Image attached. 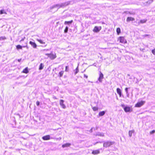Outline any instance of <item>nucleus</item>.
Here are the masks:
<instances>
[{
	"instance_id": "f257e3e1",
	"label": "nucleus",
	"mask_w": 155,
	"mask_h": 155,
	"mask_svg": "<svg viewBox=\"0 0 155 155\" xmlns=\"http://www.w3.org/2000/svg\"><path fill=\"white\" fill-rule=\"evenodd\" d=\"M70 4L69 2H67L65 3H62L60 4H57L51 7V9H53L54 8H56V10H57L59 8L61 7H64Z\"/></svg>"
},
{
	"instance_id": "f03ea898",
	"label": "nucleus",
	"mask_w": 155,
	"mask_h": 155,
	"mask_svg": "<svg viewBox=\"0 0 155 155\" xmlns=\"http://www.w3.org/2000/svg\"><path fill=\"white\" fill-rule=\"evenodd\" d=\"M45 55H47L48 57L51 60H53L57 57L56 54L55 53H53L51 52L50 54H45Z\"/></svg>"
},
{
	"instance_id": "7ed1b4c3",
	"label": "nucleus",
	"mask_w": 155,
	"mask_h": 155,
	"mask_svg": "<svg viewBox=\"0 0 155 155\" xmlns=\"http://www.w3.org/2000/svg\"><path fill=\"white\" fill-rule=\"evenodd\" d=\"M114 143V142L107 141L104 143L103 146L104 147H107L113 144Z\"/></svg>"
},
{
	"instance_id": "20e7f679",
	"label": "nucleus",
	"mask_w": 155,
	"mask_h": 155,
	"mask_svg": "<svg viewBox=\"0 0 155 155\" xmlns=\"http://www.w3.org/2000/svg\"><path fill=\"white\" fill-rule=\"evenodd\" d=\"M145 103V101H141L138 102L135 105L136 107H140L143 105Z\"/></svg>"
},
{
	"instance_id": "39448f33",
	"label": "nucleus",
	"mask_w": 155,
	"mask_h": 155,
	"mask_svg": "<svg viewBox=\"0 0 155 155\" xmlns=\"http://www.w3.org/2000/svg\"><path fill=\"white\" fill-rule=\"evenodd\" d=\"M118 41H119L120 43H122L124 44L127 43L126 40L123 37H120L118 39Z\"/></svg>"
},
{
	"instance_id": "423d86ee",
	"label": "nucleus",
	"mask_w": 155,
	"mask_h": 155,
	"mask_svg": "<svg viewBox=\"0 0 155 155\" xmlns=\"http://www.w3.org/2000/svg\"><path fill=\"white\" fill-rule=\"evenodd\" d=\"M99 76L98 78V80L99 82H101L102 81V80L104 78V75L101 71L99 72Z\"/></svg>"
},
{
	"instance_id": "0eeeda50",
	"label": "nucleus",
	"mask_w": 155,
	"mask_h": 155,
	"mask_svg": "<svg viewBox=\"0 0 155 155\" xmlns=\"http://www.w3.org/2000/svg\"><path fill=\"white\" fill-rule=\"evenodd\" d=\"M101 29V26H95L93 30V31L94 32H98L100 31Z\"/></svg>"
},
{
	"instance_id": "6e6552de",
	"label": "nucleus",
	"mask_w": 155,
	"mask_h": 155,
	"mask_svg": "<svg viewBox=\"0 0 155 155\" xmlns=\"http://www.w3.org/2000/svg\"><path fill=\"white\" fill-rule=\"evenodd\" d=\"M124 110L126 112H130L132 111V109L129 106H126L124 107Z\"/></svg>"
},
{
	"instance_id": "1a4fd4ad",
	"label": "nucleus",
	"mask_w": 155,
	"mask_h": 155,
	"mask_svg": "<svg viewBox=\"0 0 155 155\" xmlns=\"http://www.w3.org/2000/svg\"><path fill=\"white\" fill-rule=\"evenodd\" d=\"M64 101L61 100L60 101V104L61 106L64 109L66 107L64 104H63Z\"/></svg>"
},
{
	"instance_id": "9d476101",
	"label": "nucleus",
	"mask_w": 155,
	"mask_h": 155,
	"mask_svg": "<svg viewBox=\"0 0 155 155\" xmlns=\"http://www.w3.org/2000/svg\"><path fill=\"white\" fill-rule=\"evenodd\" d=\"M42 138L44 140H49L50 139V136L49 135H47L43 136Z\"/></svg>"
},
{
	"instance_id": "9b49d317",
	"label": "nucleus",
	"mask_w": 155,
	"mask_h": 155,
	"mask_svg": "<svg viewBox=\"0 0 155 155\" xmlns=\"http://www.w3.org/2000/svg\"><path fill=\"white\" fill-rule=\"evenodd\" d=\"M101 149L95 150H93L92 152V153L93 154H98L100 153V150Z\"/></svg>"
},
{
	"instance_id": "f8f14e48",
	"label": "nucleus",
	"mask_w": 155,
	"mask_h": 155,
	"mask_svg": "<svg viewBox=\"0 0 155 155\" xmlns=\"http://www.w3.org/2000/svg\"><path fill=\"white\" fill-rule=\"evenodd\" d=\"M29 44L31 45L34 48H36L37 45L35 42H32L31 41H30Z\"/></svg>"
},
{
	"instance_id": "ddd939ff",
	"label": "nucleus",
	"mask_w": 155,
	"mask_h": 155,
	"mask_svg": "<svg viewBox=\"0 0 155 155\" xmlns=\"http://www.w3.org/2000/svg\"><path fill=\"white\" fill-rule=\"evenodd\" d=\"M105 114V112L104 111H102L99 112V113L98 115L97 116V117L102 116H103Z\"/></svg>"
},
{
	"instance_id": "4468645a",
	"label": "nucleus",
	"mask_w": 155,
	"mask_h": 155,
	"mask_svg": "<svg viewBox=\"0 0 155 155\" xmlns=\"http://www.w3.org/2000/svg\"><path fill=\"white\" fill-rule=\"evenodd\" d=\"M117 94L119 95L120 97L121 96V91L120 89L119 88L117 89Z\"/></svg>"
},
{
	"instance_id": "2eb2a0df",
	"label": "nucleus",
	"mask_w": 155,
	"mask_h": 155,
	"mask_svg": "<svg viewBox=\"0 0 155 155\" xmlns=\"http://www.w3.org/2000/svg\"><path fill=\"white\" fill-rule=\"evenodd\" d=\"M153 1V0H149L148 1H147L144 3L145 5H149L150 4L152 3Z\"/></svg>"
},
{
	"instance_id": "dca6fc26",
	"label": "nucleus",
	"mask_w": 155,
	"mask_h": 155,
	"mask_svg": "<svg viewBox=\"0 0 155 155\" xmlns=\"http://www.w3.org/2000/svg\"><path fill=\"white\" fill-rule=\"evenodd\" d=\"M147 20V19H145L141 20L140 21H139L138 22V24H140V23L143 24V23H145L146 22Z\"/></svg>"
},
{
	"instance_id": "f3484780",
	"label": "nucleus",
	"mask_w": 155,
	"mask_h": 155,
	"mask_svg": "<svg viewBox=\"0 0 155 155\" xmlns=\"http://www.w3.org/2000/svg\"><path fill=\"white\" fill-rule=\"evenodd\" d=\"M134 18L131 17H127V21H134Z\"/></svg>"
},
{
	"instance_id": "a211bd4d",
	"label": "nucleus",
	"mask_w": 155,
	"mask_h": 155,
	"mask_svg": "<svg viewBox=\"0 0 155 155\" xmlns=\"http://www.w3.org/2000/svg\"><path fill=\"white\" fill-rule=\"evenodd\" d=\"M71 145L70 143H67L65 144H64L62 145V147L63 148H64L65 147H68L70 146Z\"/></svg>"
},
{
	"instance_id": "6ab92c4d",
	"label": "nucleus",
	"mask_w": 155,
	"mask_h": 155,
	"mask_svg": "<svg viewBox=\"0 0 155 155\" xmlns=\"http://www.w3.org/2000/svg\"><path fill=\"white\" fill-rule=\"evenodd\" d=\"M3 14H6L7 12L4 9H2L0 10V14L2 15Z\"/></svg>"
},
{
	"instance_id": "aec40b11",
	"label": "nucleus",
	"mask_w": 155,
	"mask_h": 155,
	"mask_svg": "<svg viewBox=\"0 0 155 155\" xmlns=\"http://www.w3.org/2000/svg\"><path fill=\"white\" fill-rule=\"evenodd\" d=\"M134 132V130H130L129 132V137H131L132 136V134Z\"/></svg>"
},
{
	"instance_id": "412c9836",
	"label": "nucleus",
	"mask_w": 155,
	"mask_h": 155,
	"mask_svg": "<svg viewBox=\"0 0 155 155\" xmlns=\"http://www.w3.org/2000/svg\"><path fill=\"white\" fill-rule=\"evenodd\" d=\"M23 72L25 74H27L28 73V68L27 67L23 70Z\"/></svg>"
},
{
	"instance_id": "4be33fe9",
	"label": "nucleus",
	"mask_w": 155,
	"mask_h": 155,
	"mask_svg": "<svg viewBox=\"0 0 155 155\" xmlns=\"http://www.w3.org/2000/svg\"><path fill=\"white\" fill-rule=\"evenodd\" d=\"M72 22H73L72 20H71L70 21H65L64 24L65 25H67V24L68 25L69 24H71V23H72Z\"/></svg>"
},
{
	"instance_id": "5701e85b",
	"label": "nucleus",
	"mask_w": 155,
	"mask_h": 155,
	"mask_svg": "<svg viewBox=\"0 0 155 155\" xmlns=\"http://www.w3.org/2000/svg\"><path fill=\"white\" fill-rule=\"evenodd\" d=\"M36 40L38 41L39 42H40L41 44H45V42L43 41L42 40H41V39H36Z\"/></svg>"
},
{
	"instance_id": "b1692460",
	"label": "nucleus",
	"mask_w": 155,
	"mask_h": 155,
	"mask_svg": "<svg viewBox=\"0 0 155 155\" xmlns=\"http://www.w3.org/2000/svg\"><path fill=\"white\" fill-rule=\"evenodd\" d=\"M96 135L101 137H103L104 136V134L103 133L98 132L97 134Z\"/></svg>"
},
{
	"instance_id": "393cba45",
	"label": "nucleus",
	"mask_w": 155,
	"mask_h": 155,
	"mask_svg": "<svg viewBox=\"0 0 155 155\" xmlns=\"http://www.w3.org/2000/svg\"><path fill=\"white\" fill-rule=\"evenodd\" d=\"M44 65L43 64L41 63L39 68V69L40 70H42L43 68Z\"/></svg>"
},
{
	"instance_id": "a878e982",
	"label": "nucleus",
	"mask_w": 155,
	"mask_h": 155,
	"mask_svg": "<svg viewBox=\"0 0 155 155\" xmlns=\"http://www.w3.org/2000/svg\"><path fill=\"white\" fill-rule=\"evenodd\" d=\"M117 32V35H119L120 33V28H117L116 30Z\"/></svg>"
},
{
	"instance_id": "bb28decb",
	"label": "nucleus",
	"mask_w": 155,
	"mask_h": 155,
	"mask_svg": "<svg viewBox=\"0 0 155 155\" xmlns=\"http://www.w3.org/2000/svg\"><path fill=\"white\" fill-rule=\"evenodd\" d=\"M64 73V71H61L59 73V74L60 77H61L62 76Z\"/></svg>"
},
{
	"instance_id": "cd10ccee",
	"label": "nucleus",
	"mask_w": 155,
	"mask_h": 155,
	"mask_svg": "<svg viewBox=\"0 0 155 155\" xmlns=\"http://www.w3.org/2000/svg\"><path fill=\"white\" fill-rule=\"evenodd\" d=\"M92 108L94 111H96L98 110V108L97 107H92Z\"/></svg>"
},
{
	"instance_id": "c85d7f7f",
	"label": "nucleus",
	"mask_w": 155,
	"mask_h": 155,
	"mask_svg": "<svg viewBox=\"0 0 155 155\" xmlns=\"http://www.w3.org/2000/svg\"><path fill=\"white\" fill-rule=\"evenodd\" d=\"M128 88H127V87H126L125 88V91L126 93V94H127V95L128 97V95H129V94L128 93Z\"/></svg>"
},
{
	"instance_id": "c756f323",
	"label": "nucleus",
	"mask_w": 155,
	"mask_h": 155,
	"mask_svg": "<svg viewBox=\"0 0 155 155\" xmlns=\"http://www.w3.org/2000/svg\"><path fill=\"white\" fill-rule=\"evenodd\" d=\"M16 48L17 49H21L22 47L21 45H18L16 46Z\"/></svg>"
},
{
	"instance_id": "7c9ffc66",
	"label": "nucleus",
	"mask_w": 155,
	"mask_h": 155,
	"mask_svg": "<svg viewBox=\"0 0 155 155\" xmlns=\"http://www.w3.org/2000/svg\"><path fill=\"white\" fill-rule=\"evenodd\" d=\"M68 27L67 26H66L65 28V29L64 30V32L65 33H66L68 32Z\"/></svg>"
},
{
	"instance_id": "2f4dec72",
	"label": "nucleus",
	"mask_w": 155,
	"mask_h": 155,
	"mask_svg": "<svg viewBox=\"0 0 155 155\" xmlns=\"http://www.w3.org/2000/svg\"><path fill=\"white\" fill-rule=\"evenodd\" d=\"M78 71H79V70H78V67H77L75 69V74H77L78 72Z\"/></svg>"
},
{
	"instance_id": "473e14b6",
	"label": "nucleus",
	"mask_w": 155,
	"mask_h": 155,
	"mask_svg": "<svg viewBox=\"0 0 155 155\" xmlns=\"http://www.w3.org/2000/svg\"><path fill=\"white\" fill-rule=\"evenodd\" d=\"M6 39V38L4 36L1 37H0V40H4L5 39Z\"/></svg>"
},
{
	"instance_id": "72a5a7b5",
	"label": "nucleus",
	"mask_w": 155,
	"mask_h": 155,
	"mask_svg": "<svg viewBox=\"0 0 155 155\" xmlns=\"http://www.w3.org/2000/svg\"><path fill=\"white\" fill-rule=\"evenodd\" d=\"M152 52L153 54L155 55V49L153 50L152 51Z\"/></svg>"
},
{
	"instance_id": "f704fd0d",
	"label": "nucleus",
	"mask_w": 155,
	"mask_h": 155,
	"mask_svg": "<svg viewBox=\"0 0 155 155\" xmlns=\"http://www.w3.org/2000/svg\"><path fill=\"white\" fill-rule=\"evenodd\" d=\"M25 39V37H24L23 38L21 39L20 41V42H21L22 41H23Z\"/></svg>"
},
{
	"instance_id": "c9c22d12",
	"label": "nucleus",
	"mask_w": 155,
	"mask_h": 155,
	"mask_svg": "<svg viewBox=\"0 0 155 155\" xmlns=\"http://www.w3.org/2000/svg\"><path fill=\"white\" fill-rule=\"evenodd\" d=\"M155 132V131L154 130H153L150 132V134H152L154 133Z\"/></svg>"
},
{
	"instance_id": "e433bc0d",
	"label": "nucleus",
	"mask_w": 155,
	"mask_h": 155,
	"mask_svg": "<svg viewBox=\"0 0 155 155\" xmlns=\"http://www.w3.org/2000/svg\"><path fill=\"white\" fill-rule=\"evenodd\" d=\"M68 66H66V67H65V71H68Z\"/></svg>"
},
{
	"instance_id": "4c0bfd02",
	"label": "nucleus",
	"mask_w": 155,
	"mask_h": 155,
	"mask_svg": "<svg viewBox=\"0 0 155 155\" xmlns=\"http://www.w3.org/2000/svg\"><path fill=\"white\" fill-rule=\"evenodd\" d=\"M36 105H37V106H39V101H38L36 102Z\"/></svg>"
},
{
	"instance_id": "58836bf2",
	"label": "nucleus",
	"mask_w": 155,
	"mask_h": 155,
	"mask_svg": "<svg viewBox=\"0 0 155 155\" xmlns=\"http://www.w3.org/2000/svg\"><path fill=\"white\" fill-rule=\"evenodd\" d=\"M121 106L124 108V107H126V106H125L124 104H122L121 105Z\"/></svg>"
},
{
	"instance_id": "ea45409f",
	"label": "nucleus",
	"mask_w": 155,
	"mask_h": 155,
	"mask_svg": "<svg viewBox=\"0 0 155 155\" xmlns=\"http://www.w3.org/2000/svg\"><path fill=\"white\" fill-rule=\"evenodd\" d=\"M84 77L86 78H87V77H88L87 76V75H86V74H84Z\"/></svg>"
},
{
	"instance_id": "a19ab883",
	"label": "nucleus",
	"mask_w": 155,
	"mask_h": 155,
	"mask_svg": "<svg viewBox=\"0 0 155 155\" xmlns=\"http://www.w3.org/2000/svg\"><path fill=\"white\" fill-rule=\"evenodd\" d=\"M21 59H18V62H20L21 61Z\"/></svg>"
},
{
	"instance_id": "79ce46f5",
	"label": "nucleus",
	"mask_w": 155,
	"mask_h": 155,
	"mask_svg": "<svg viewBox=\"0 0 155 155\" xmlns=\"http://www.w3.org/2000/svg\"><path fill=\"white\" fill-rule=\"evenodd\" d=\"M148 35H144L145 36H148Z\"/></svg>"
},
{
	"instance_id": "37998d69",
	"label": "nucleus",
	"mask_w": 155,
	"mask_h": 155,
	"mask_svg": "<svg viewBox=\"0 0 155 155\" xmlns=\"http://www.w3.org/2000/svg\"><path fill=\"white\" fill-rule=\"evenodd\" d=\"M93 65H94V66H96V65L95 64V63H94V64H93Z\"/></svg>"
},
{
	"instance_id": "c03bdc74",
	"label": "nucleus",
	"mask_w": 155,
	"mask_h": 155,
	"mask_svg": "<svg viewBox=\"0 0 155 155\" xmlns=\"http://www.w3.org/2000/svg\"><path fill=\"white\" fill-rule=\"evenodd\" d=\"M45 50L47 51V50H48V49H44V50Z\"/></svg>"
},
{
	"instance_id": "a18cd8bd",
	"label": "nucleus",
	"mask_w": 155,
	"mask_h": 155,
	"mask_svg": "<svg viewBox=\"0 0 155 155\" xmlns=\"http://www.w3.org/2000/svg\"><path fill=\"white\" fill-rule=\"evenodd\" d=\"M96 82H97V83H98V81H97Z\"/></svg>"
}]
</instances>
